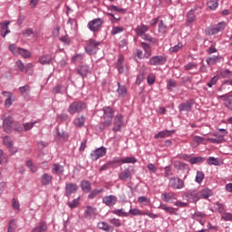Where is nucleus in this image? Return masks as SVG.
<instances>
[{
  "mask_svg": "<svg viewBox=\"0 0 232 232\" xmlns=\"http://www.w3.org/2000/svg\"><path fill=\"white\" fill-rule=\"evenodd\" d=\"M215 209L220 213V215H223L226 213V205L217 202L215 203Z\"/></svg>",
  "mask_w": 232,
  "mask_h": 232,
  "instance_id": "obj_34",
  "label": "nucleus"
},
{
  "mask_svg": "<svg viewBox=\"0 0 232 232\" xmlns=\"http://www.w3.org/2000/svg\"><path fill=\"white\" fill-rule=\"evenodd\" d=\"M8 24H10V22H7L6 25L2 27V29H1L2 37H6V34H10V30H8Z\"/></svg>",
  "mask_w": 232,
  "mask_h": 232,
  "instance_id": "obj_54",
  "label": "nucleus"
},
{
  "mask_svg": "<svg viewBox=\"0 0 232 232\" xmlns=\"http://www.w3.org/2000/svg\"><path fill=\"white\" fill-rule=\"evenodd\" d=\"M4 144L5 147L10 148L14 144V141L12 140V138L9 136L4 137Z\"/></svg>",
  "mask_w": 232,
  "mask_h": 232,
  "instance_id": "obj_48",
  "label": "nucleus"
},
{
  "mask_svg": "<svg viewBox=\"0 0 232 232\" xmlns=\"http://www.w3.org/2000/svg\"><path fill=\"white\" fill-rule=\"evenodd\" d=\"M39 63L41 64H50L52 63V56L50 55L41 56L39 59Z\"/></svg>",
  "mask_w": 232,
  "mask_h": 232,
  "instance_id": "obj_35",
  "label": "nucleus"
},
{
  "mask_svg": "<svg viewBox=\"0 0 232 232\" xmlns=\"http://www.w3.org/2000/svg\"><path fill=\"white\" fill-rule=\"evenodd\" d=\"M3 162H8V158L6 157V154H5V151L0 150V164H3Z\"/></svg>",
  "mask_w": 232,
  "mask_h": 232,
  "instance_id": "obj_59",
  "label": "nucleus"
},
{
  "mask_svg": "<svg viewBox=\"0 0 232 232\" xmlns=\"http://www.w3.org/2000/svg\"><path fill=\"white\" fill-rule=\"evenodd\" d=\"M161 198L164 202H173L177 200V195L173 192H166L162 194Z\"/></svg>",
  "mask_w": 232,
  "mask_h": 232,
  "instance_id": "obj_16",
  "label": "nucleus"
},
{
  "mask_svg": "<svg viewBox=\"0 0 232 232\" xmlns=\"http://www.w3.org/2000/svg\"><path fill=\"white\" fill-rule=\"evenodd\" d=\"M96 211H97V208H95L92 206H87L86 209L84 211V215L88 218L93 217V215H95Z\"/></svg>",
  "mask_w": 232,
  "mask_h": 232,
  "instance_id": "obj_26",
  "label": "nucleus"
},
{
  "mask_svg": "<svg viewBox=\"0 0 232 232\" xmlns=\"http://www.w3.org/2000/svg\"><path fill=\"white\" fill-rule=\"evenodd\" d=\"M222 90H227V92H232V81H227L225 82L221 88L219 89V92Z\"/></svg>",
  "mask_w": 232,
  "mask_h": 232,
  "instance_id": "obj_32",
  "label": "nucleus"
},
{
  "mask_svg": "<svg viewBox=\"0 0 232 232\" xmlns=\"http://www.w3.org/2000/svg\"><path fill=\"white\" fill-rule=\"evenodd\" d=\"M77 189H79V187L75 183H69L66 185L65 191L66 195L70 196L72 193H77Z\"/></svg>",
  "mask_w": 232,
  "mask_h": 232,
  "instance_id": "obj_18",
  "label": "nucleus"
},
{
  "mask_svg": "<svg viewBox=\"0 0 232 232\" xmlns=\"http://www.w3.org/2000/svg\"><path fill=\"white\" fill-rule=\"evenodd\" d=\"M193 100H189L187 102L180 103L179 106V111H191V107L193 106Z\"/></svg>",
  "mask_w": 232,
  "mask_h": 232,
  "instance_id": "obj_15",
  "label": "nucleus"
},
{
  "mask_svg": "<svg viewBox=\"0 0 232 232\" xmlns=\"http://www.w3.org/2000/svg\"><path fill=\"white\" fill-rule=\"evenodd\" d=\"M46 229H48V227H46V223L41 222L39 226L33 229V232H45Z\"/></svg>",
  "mask_w": 232,
  "mask_h": 232,
  "instance_id": "obj_33",
  "label": "nucleus"
},
{
  "mask_svg": "<svg viewBox=\"0 0 232 232\" xmlns=\"http://www.w3.org/2000/svg\"><path fill=\"white\" fill-rule=\"evenodd\" d=\"M113 215H117L118 217H129L130 213L124 212V209H115L112 211Z\"/></svg>",
  "mask_w": 232,
  "mask_h": 232,
  "instance_id": "obj_43",
  "label": "nucleus"
},
{
  "mask_svg": "<svg viewBox=\"0 0 232 232\" xmlns=\"http://www.w3.org/2000/svg\"><path fill=\"white\" fill-rule=\"evenodd\" d=\"M221 218H222V220H225V221H229V220H232V213H224V214H222V216H221Z\"/></svg>",
  "mask_w": 232,
  "mask_h": 232,
  "instance_id": "obj_63",
  "label": "nucleus"
},
{
  "mask_svg": "<svg viewBox=\"0 0 232 232\" xmlns=\"http://www.w3.org/2000/svg\"><path fill=\"white\" fill-rule=\"evenodd\" d=\"M114 113L115 111H113V108L110 106H106L103 108L102 124L103 126H105V128L110 127V125L111 124Z\"/></svg>",
  "mask_w": 232,
  "mask_h": 232,
  "instance_id": "obj_1",
  "label": "nucleus"
},
{
  "mask_svg": "<svg viewBox=\"0 0 232 232\" xmlns=\"http://www.w3.org/2000/svg\"><path fill=\"white\" fill-rule=\"evenodd\" d=\"M106 155V148L101 147L96 149L94 151L91 153V160H99L101 157H104Z\"/></svg>",
  "mask_w": 232,
  "mask_h": 232,
  "instance_id": "obj_7",
  "label": "nucleus"
},
{
  "mask_svg": "<svg viewBox=\"0 0 232 232\" xmlns=\"http://www.w3.org/2000/svg\"><path fill=\"white\" fill-rule=\"evenodd\" d=\"M206 160V159L202 158V157H193L191 158L188 162H190V164H202V162H204Z\"/></svg>",
  "mask_w": 232,
  "mask_h": 232,
  "instance_id": "obj_37",
  "label": "nucleus"
},
{
  "mask_svg": "<svg viewBox=\"0 0 232 232\" xmlns=\"http://www.w3.org/2000/svg\"><path fill=\"white\" fill-rule=\"evenodd\" d=\"M61 43H63V44H65V46H69L71 41H70V37H68V34H65L64 36H62L60 38Z\"/></svg>",
  "mask_w": 232,
  "mask_h": 232,
  "instance_id": "obj_61",
  "label": "nucleus"
},
{
  "mask_svg": "<svg viewBox=\"0 0 232 232\" xmlns=\"http://www.w3.org/2000/svg\"><path fill=\"white\" fill-rule=\"evenodd\" d=\"M166 61H168L166 56L157 55L149 60V64L150 66H162V64H166Z\"/></svg>",
  "mask_w": 232,
  "mask_h": 232,
  "instance_id": "obj_5",
  "label": "nucleus"
},
{
  "mask_svg": "<svg viewBox=\"0 0 232 232\" xmlns=\"http://www.w3.org/2000/svg\"><path fill=\"white\" fill-rule=\"evenodd\" d=\"M103 204L105 206H108L109 208H111L112 206H115L117 204V197L111 195V196H105L102 198Z\"/></svg>",
  "mask_w": 232,
  "mask_h": 232,
  "instance_id": "obj_12",
  "label": "nucleus"
},
{
  "mask_svg": "<svg viewBox=\"0 0 232 232\" xmlns=\"http://www.w3.org/2000/svg\"><path fill=\"white\" fill-rule=\"evenodd\" d=\"M15 229H17V223H15V220L12 219L9 222L7 232H15Z\"/></svg>",
  "mask_w": 232,
  "mask_h": 232,
  "instance_id": "obj_42",
  "label": "nucleus"
},
{
  "mask_svg": "<svg viewBox=\"0 0 232 232\" xmlns=\"http://www.w3.org/2000/svg\"><path fill=\"white\" fill-rule=\"evenodd\" d=\"M148 30H150V26L145 25L144 24H141L140 25H139L136 29L135 32L137 34V35H139L140 37H141L142 35L146 34V32H148Z\"/></svg>",
  "mask_w": 232,
  "mask_h": 232,
  "instance_id": "obj_19",
  "label": "nucleus"
},
{
  "mask_svg": "<svg viewBox=\"0 0 232 232\" xmlns=\"http://www.w3.org/2000/svg\"><path fill=\"white\" fill-rule=\"evenodd\" d=\"M122 64H124V57L122 55H120L117 61V69L120 73H122V72H124V67L122 66Z\"/></svg>",
  "mask_w": 232,
  "mask_h": 232,
  "instance_id": "obj_29",
  "label": "nucleus"
},
{
  "mask_svg": "<svg viewBox=\"0 0 232 232\" xmlns=\"http://www.w3.org/2000/svg\"><path fill=\"white\" fill-rule=\"evenodd\" d=\"M138 202H140V204H143V206H148V204H150V198L146 196H141L138 198Z\"/></svg>",
  "mask_w": 232,
  "mask_h": 232,
  "instance_id": "obj_50",
  "label": "nucleus"
},
{
  "mask_svg": "<svg viewBox=\"0 0 232 232\" xmlns=\"http://www.w3.org/2000/svg\"><path fill=\"white\" fill-rule=\"evenodd\" d=\"M182 48V43H179L177 45L169 48L170 53H176V52H179Z\"/></svg>",
  "mask_w": 232,
  "mask_h": 232,
  "instance_id": "obj_57",
  "label": "nucleus"
},
{
  "mask_svg": "<svg viewBox=\"0 0 232 232\" xmlns=\"http://www.w3.org/2000/svg\"><path fill=\"white\" fill-rule=\"evenodd\" d=\"M202 180H204V172L198 171L196 175V182H198V184H201Z\"/></svg>",
  "mask_w": 232,
  "mask_h": 232,
  "instance_id": "obj_53",
  "label": "nucleus"
},
{
  "mask_svg": "<svg viewBox=\"0 0 232 232\" xmlns=\"http://www.w3.org/2000/svg\"><path fill=\"white\" fill-rule=\"evenodd\" d=\"M220 61H222V57L220 56L208 57L207 58V64H208V66H211L213 64H217V63H220Z\"/></svg>",
  "mask_w": 232,
  "mask_h": 232,
  "instance_id": "obj_27",
  "label": "nucleus"
},
{
  "mask_svg": "<svg viewBox=\"0 0 232 232\" xmlns=\"http://www.w3.org/2000/svg\"><path fill=\"white\" fill-rule=\"evenodd\" d=\"M82 110H86V103L83 102H74L69 106L68 111L71 115H75V113H81Z\"/></svg>",
  "mask_w": 232,
  "mask_h": 232,
  "instance_id": "obj_3",
  "label": "nucleus"
},
{
  "mask_svg": "<svg viewBox=\"0 0 232 232\" xmlns=\"http://www.w3.org/2000/svg\"><path fill=\"white\" fill-rule=\"evenodd\" d=\"M198 64H197L196 63L190 62L187 65L184 66V70L189 71V70H193L194 68H198Z\"/></svg>",
  "mask_w": 232,
  "mask_h": 232,
  "instance_id": "obj_55",
  "label": "nucleus"
},
{
  "mask_svg": "<svg viewBox=\"0 0 232 232\" xmlns=\"http://www.w3.org/2000/svg\"><path fill=\"white\" fill-rule=\"evenodd\" d=\"M120 180H131V171L130 169H125L123 170L120 175H119Z\"/></svg>",
  "mask_w": 232,
  "mask_h": 232,
  "instance_id": "obj_20",
  "label": "nucleus"
},
{
  "mask_svg": "<svg viewBox=\"0 0 232 232\" xmlns=\"http://www.w3.org/2000/svg\"><path fill=\"white\" fill-rule=\"evenodd\" d=\"M43 186H48L52 182V176L49 174H44L41 179Z\"/></svg>",
  "mask_w": 232,
  "mask_h": 232,
  "instance_id": "obj_30",
  "label": "nucleus"
},
{
  "mask_svg": "<svg viewBox=\"0 0 232 232\" xmlns=\"http://www.w3.org/2000/svg\"><path fill=\"white\" fill-rule=\"evenodd\" d=\"M167 30H168V27L166 26V24H164V22L160 21L159 24V33L166 34Z\"/></svg>",
  "mask_w": 232,
  "mask_h": 232,
  "instance_id": "obj_51",
  "label": "nucleus"
},
{
  "mask_svg": "<svg viewBox=\"0 0 232 232\" xmlns=\"http://www.w3.org/2000/svg\"><path fill=\"white\" fill-rule=\"evenodd\" d=\"M69 137L70 136L68 135V133L62 132L59 135V140H60V142H66V140H68Z\"/></svg>",
  "mask_w": 232,
  "mask_h": 232,
  "instance_id": "obj_60",
  "label": "nucleus"
},
{
  "mask_svg": "<svg viewBox=\"0 0 232 232\" xmlns=\"http://www.w3.org/2000/svg\"><path fill=\"white\" fill-rule=\"evenodd\" d=\"M102 24H104V20H102V18H96L89 22L88 28L89 30H91V32L95 33L101 30V26H102Z\"/></svg>",
  "mask_w": 232,
  "mask_h": 232,
  "instance_id": "obj_4",
  "label": "nucleus"
},
{
  "mask_svg": "<svg viewBox=\"0 0 232 232\" xmlns=\"http://www.w3.org/2000/svg\"><path fill=\"white\" fill-rule=\"evenodd\" d=\"M208 164H210L212 166H218L220 164L218 160L216 159L215 157H209L208 160Z\"/></svg>",
  "mask_w": 232,
  "mask_h": 232,
  "instance_id": "obj_56",
  "label": "nucleus"
},
{
  "mask_svg": "<svg viewBox=\"0 0 232 232\" xmlns=\"http://www.w3.org/2000/svg\"><path fill=\"white\" fill-rule=\"evenodd\" d=\"M192 218L194 220H198V222H200L203 226L205 220L204 218H206V214L202 213V212H195L193 215H192Z\"/></svg>",
  "mask_w": 232,
  "mask_h": 232,
  "instance_id": "obj_22",
  "label": "nucleus"
},
{
  "mask_svg": "<svg viewBox=\"0 0 232 232\" xmlns=\"http://www.w3.org/2000/svg\"><path fill=\"white\" fill-rule=\"evenodd\" d=\"M74 124H75V126H77V128H82V126H84V116L76 118L74 120Z\"/></svg>",
  "mask_w": 232,
  "mask_h": 232,
  "instance_id": "obj_44",
  "label": "nucleus"
},
{
  "mask_svg": "<svg viewBox=\"0 0 232 232\" xmlns=\"http://www.w3.org/2000/svg\"><path fill=\"white\" fill-rule=\"evenodd\" d=\"M3 95L6 97L5 102V108H10V106H12V104H14V102H15V96L14 95V93L6 91L3 92Z\"/></svg>",
  "mask_w": 232,
  "mask_h": 232,
  "instance_id": "obj_10",
  "label": "nucleus"
},
{
  "mask_svg": "<svg viewBox=\"0 0 232 232\" xmlns=\"http://www.w3.org/2000/svg\"><path fill=\"white\" fill-rule=\"evenodd\" d=\"M184 197L188 202H198L200 200V193L197 190H190L184 193Z\"/></svg>",
  "mask_w": 232,
  "mask_h": 232,
  "instance_id": "obj_6",
  "label": "nucleus"
},
{
  "mask_svg": "<svg viewBox=\"0 0 232 232\" xmlns=\"http://www.w3.org/2000/svg\"><path fill=\"white\" fill-rule=\"evenodd\" d=\"M100 45H101V42H97L95 39H90L89 44L85 47V52L89 55H95V53L99 52Z\"/></svg>",
  "mask_w": 232,
  "mask_h": 232,
  "instance_id": "obj_2",
  "label": "nucleus"
},
{
  "mask_svg": "<svg viewBox=\"0 0 232 232\" xmlns=\"http://www.w3.org/2000/svg\"><path fill=\"white\" fill-rule=\"evenodd\" d=\"M169 186L173 189H182L184 188V180L179 178H172L169 179Z\"/></svg>",
  "mask_w": 232,
  "mask_h": 232,
  "instance_id": "obj_8",
  "label": "nucleus"
},
{
  "mask_svg": "<svg viewBox=\"0 0 232 232\" xmlns=\"http://www.w3.org/2000/svg\"><path fill=\"white\" fill-rule=\"evenodd\" d=\"M110 224H112L115 227H121L122 226V223L121 222V219L118 218H111L109 220Z\"/></svg>",
  "mask_w": 232,
  "mask_h": 232,
  "instance_id": "obj_52",
  "label": "nucleus"
},
{
  "mask_svg": "<svg viewBox=\"0 0 232 232\" xmlns=\"http://www.w3.org/2000/svg\"><path fill=\"white\" fill-rule=\"evenodd\" d=\"M99 229H102V231L111 232L113 231V227L108 225L106 222H100L98 223Z\"/></svg>",
  "mask_w": 232,
  "mask_h": 232,
  "instance_id": "obj_24",
  "label": "nucleus"
},
{
  "mask_svg": "<svg viewBox=\"0 0 232 232\" xmlns=\"http://www.w3.org/2000/svg\"><path fill=\"white\" fill-rule=\"evenodd\" d=\"M11 204H12V208L13 209H14V211H16L17 213H19L21 205L19 204V200L13 198L11 200Z\"/></svg>",
  "mask_w": 232,
  "mask_h": 232,
  "instance_id": "obj_40",
  "label": "nucleus"
},
{
  "mask_svg": "<svg viewBox=\"0 0 232 232\" xmlns=\"http://www.w3.org/2000/svg\"><path fill=\"white\" fill-rule=\"evenodd\" d=\"M32 34H34L33 28H27L22 32V34L24 35V37H30V35H32Z\"/></svg>",
  "mask_w": 232,
  "mask_h": 232,
  "instance_id": "obj_62",
  "label": "nucleus"
},
{
  "mask_svg": "<svg viewBox=\"0 0 232 232\" xmlns=\"http://www.w3.org/2000/svg\"><path fill=\"white\" fill-rule=\"evenodd\" d=\"M160 209H163L167 213H169L170 215H175V208L171 207H168L164 204H160Z\"/></svg>",
  "mask_w": 232,
  "mask_h": 232,
  "instance_id": "obj_39",
  "label": "nucleus"
},
{
  "mask_svg": "<svg viewBox=\"0 0 232 232\" xmlns=\"http://www.w3.org/2000/svg\"><path fill=\"white\" fill-rule=\"evenodd\" d=\"M218 98L221 99V101H224L226 108H227L232 111V95L225 94V95H220Z\"/></svg>",
  "mask_w": 232,
  "mask_h": 232,
  "instance_id": "obj_14",
  "label": "nucleus"
},
{
  "mask_svg": "<svg viewBox=\"0 0 232 232\" xmlns=\"http://www.w3.org/2000/svg\"><path fill=\"white\" fill-rule=\"evenodd\" d=\"M104 192V188H100V189H93L90 195H89V198H95V197H97V195H101V193Z\"/></svg>",
  "mask_w": 232,
  "mask_h": 232,
  "instance_id": "obj_41",
  "label": "nucleus"
},
{
  "mask_svg": "<svg viewBox=\"0 0 232 232\" xmlns=\"http://www.w3.org/2000/svg\"><path fill=\"white\" fill-rule=\"evenodd\" d=\"M114 162L118 164V166H121V162L122 164H135V162H137V160L135 159V157H128L122 160H115Z\"/></svg>",
  "mask_w": 232,
  "mask_h": 232,
  "instance_id": "obj_17",
  "label": "nucleus"
},
{
  "mask_svg": "<svg viewBox=\"0 0 232 232\" xmlns=\"http://www.w3.org/2000/svg\"><path fill=\"white\" fill-rule=\"evenodd\" d=\"M123 117L121 114H118L114 119V127L112 128V131L117 132L121 131V128L124 126V121H122Z\"/></svg>",
  "mask_w": 232,
  "mask_h": 232,
  "instance_id": "obj_11",
  "label": "nucleus"
},
{
  "mask_svg": "<svg viewBox=\"0 0 232 232\" xmlns=\"http://www.w3.org/2000/svg\"><path fill=\"white\" fill-rule=\"evenodd\" d=\"M89 72H90V69L88 68L87 65H82L80 69H78V73L82 75V77H86Z\"/></svg>",
  "mask_w": 232,
  "mask_h": 232,
  "instance_id": "obj_36",
  "label": "nucleus"
},
{
  "mask_svg": "<svg viewBox=\"0 0 232 232\" xmlns=\"http://www.w3.org/2000/svg\"><path fill=\"white\" fill-rule=\"evenodd\" d=\"M224 28H226V23L221 22V23L218 24L217 25H215L214 27L208 28V35H216V34L222 32V30H224Z\"/></svg>",
  "mask_w": 232,
  "mask_h": 232,
  "instance_id": "obj_9",
  "label": "nucleus"
},
{
  "mask_svg": "<svg viewBox=\"0 0 232 232\" xmlns=\"http://www.w3.org/2000/svg\"><path fill=\"white\" fill-rule=\"evenodd\" d=\"M213 195V191L209 188H205L199 192V198L208 199Z\"/></svg>",
  "mask_w": 232,
  "mask_h": 232,
  "instance_id": "obj_25",
  "label": "nucleus"
},
{
  "mask_svg": "<svg viewBox=\"0 0 232 232\" xmlns=\"http://www.w3.org/2000/svg\"><path fill=\"white\" fill-rule=\"evenodd\" d=\"M19 92L22 95H24L27 92H30V87L28 85H24L19 88Z\"/></svg>",
  "mask_w": 232,
  "mask_h": 232,
  "instance_id": "obj_64",
  "label": "nucleus"
},
{
  "mask_svg": "<svg viewBox=\"0 0 232 232\" xmlns=\"http://www.w3.org/2000/svg\"><path fill=\"white\" fill-rule=\"evenodd\" d=\"M207 5L210 10H215L218 6V2L217 0H209Z\"/></svg>",
  "mask_w": 232,
  "mask_h": 232,
  "instance_id": "obj_45",
  "label": "nucleus"
},
{
  "mask_svg": "<svg viewBox=\"0 0 232 232\" xmlns=\"http://www.w3.org/2000/svg\"><path fill=\"white\" fill-rule=\"evenodd\" d=\"M19 55H21L22 57H24V59H27L31 57L32 53L28 50L21 48Z\"/></svg>",
  "mask_w": 232,
  "mask_h": 232,
  "instance_id": "obj_46",
  "label": "nucleus"
},
{
  "mask_svg": "<svg viewBox=\"0 0 232 232\" xmlns=\"http://www.w3.org/2000/svg\"><path fill=\"white\" fill-rule=\"evenodd\" d=\"M142 39H144V41H148L149 43H151V44H159V40H157V38H153L151 37V35L150 34H143Z\"/></svg>",
  "mask_w": 232,
  "mask_h": 232,
  "instance_id": "obj_31",
  "label": "nucleus"
},
{
  "mask_svg": "<svg viewBox=\"0 0 232 232\" xmlns=\"http://www.w3.org/2000/svg\"><path fill=\"white\" fill-rule=\"evenodd\" d=\"M13 126H14V119L12 117H7L4 121V124H3L4 131H5V133H10L12 131Z\"/></svg>",
  "mask_w": 232,
  "mask_h": 232,
  "instance_id": "obj_13",
  "label": "nucleus"
},
{
  "mask_svg": "<svg viewBox=\"0 0 232 232\" xmlns=\"http://www.w3.org/2000/svg\"><path fill=\"white\" fill-rule=\"evenodd\" d=\"M82 191L85 193H90L92 191V183L88 180H82L81 183Z\"/></svg>",
  "mask_w": 232,
  "mask_h": 232,
  "instance_id": "obj_23",
  "label": "nucleus"
},
{
  "mask_svg": "<svg viewBox=\"0 0 232 232\" xmlns=\"http://www.w3.org/2000/svg\"><path fill=\"white\" fill-rule=\"evenodd\" d=\"M205 140H206V139H204L203 137H200V136H195L193 138V142L196 143V146L202 144V142H204Z\"/></svg>",
  "mask_w": 232,
  "mask_h": 232,
  "instance_id": "obj_58",
  "label": "nucleus"
},
{
  "mask_svg": "<svg viewBox=\"0 0 232 232\" xmlns=\"http://www.w3.org/2000/svg\"><path fill=\"white\" fill-rule=\"evenodd\" d=\"M68 206L71 209H75V208H79V198H74L72 201L68 202Z\"/></svg>",
  "mask_w": 232,
  "mask_h": 232,
  "instance_id": "obj_47",
  "label": "nucleus"
},
{
  "mask_svg": "<svg viewBox=\"0 0 232 232\" xmlns=\"http://www.w3.org/2000/svg\"><path fill=\"white\" fill-rule=\"evenodd\" d=\"M9 50L14 55H19L21 53V47H17L15 44L9 45Z\"/></svg>",
  "mask_w": 232,
  "mask_h": 232,
  "instance_id": "obj_38",
  "label": "nucleus"
},
{
  "mask_svg": "<svg viewBox=\"0 0 232 232\" xmlns=\"http://www.w3.org/2000/svg\"><path fill=\"white\" fill-rule=\"evenodd\" d=\"M216 138H208V140L212 144H222L224 142V136L215 135Z\"/></svg>",
  "mask_w": 232,
  "mask_h": 232,
  "instance_id": "obj_28",
  "label": "nucleus"
},
{
  "mask_svg": "<svg viewBox=\"0 0 232 232\" xmlns=\"http://www.w3.org/2000/svg\"><path fill=\"white\" fill-rule=\"evenodd\" d=\"M175 130H163L155 135V139H165V137H171Z\"/></svg>",
  "mask_w": 232,
  "mask_h": 232,
  "instance_id": "obj_21",
  "label": "nucleus"
},
{
  "mask_svg": "<svg viewBox=\"0 0 232 232\" xmlns=\"http://www.w3.org/2000/svg\"><path fill=\"white\" fill-rule=\"evenodd\" d=\"M195 19H196L195 11H189L187 14L188 23H193V21H195Z\"/></svg>",
  "mask_w": 232,
  "mask_h": 232,
  "instance_id": "obj_49",
  "label": "nucleus"
}]
</instances>
